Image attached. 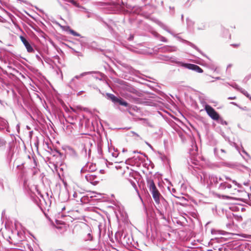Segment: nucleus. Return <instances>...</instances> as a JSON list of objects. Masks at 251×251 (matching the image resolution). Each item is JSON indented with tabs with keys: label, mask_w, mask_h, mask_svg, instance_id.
Masks as SVG:
<instances>
[{
	"label": "nucleus",
	"mask_w": 251,
	"mask_h": 251,
	"mask_svg": "<svg viewBox=\"0 0 251 251\" xmlns=\"http://www.w3.org/2000/svg\"><path fill=\"white\" fill-rule=\"evenodd\" d=\"M231 182L233 184V189L237 190L238 192L242 191V190H238V189H241L242 188V185L238 183L235 180H232L228 177L226 176H223L222 177L215 176L213 175H209L208 176V180L207 183L210 185H214L216 187H218V189L220 191H225L226 192H230L232 187Z\"/></svg>",
	"instance_id": "obj_1"
},
{
	"label": "nucleus",
	"mask_w": 251,
	"mask_h": 251,
	"mask_svg": "<svg viewBox=\"0 0 251 251\" xmlns=\"http://www.w3.org/2000/svg\"><path fill=\"white\" fill-rule=\"evenodd\" d=\"M148 187L151 193L152 194L154 200L156 203H159L160 202V198L161 196L153 180H151L148 182Z\"/></svg>",
	"instance_id": "obj_2"
},
{
	"label": "nucleus",
	"mask_w": 251,
	"mask_h": 251,
	"mask_svg": "<svg viewBox=\"0 0 251 251\" xmlns=\"http://www.w3.org/2000/svg\"><path fill=\"white\" fill-rule=\"evenodd\" d=\"M107 96L110 100H112L114 103H119L121 105L126 107H128L129 104L126 101H124L122 98H118L112 94H107Z\"/></svg>",
	"instance_id": "obj_3"
},
{
	"label": "nucleus",
	"mask_w": 251,
	"mask_h": 251,
	"mask_svg": "<svg viewBox=\"0 0 251 251\" xmlns=\"http://www.w3.org/2000/svg\"><path fill=\"white\" fill-rule=\"evenodd\" d=\"M204 109L206 111L207 114L213 120H218L219 119V114L215 110V109L213 108H212L211 106L207 104L205 105Z\"/></svg>",
	"instance_id": "obj_4"
},
{
	"label": "nucleus",
	"mask_w": 251,
	"mask_h": 251,
	"mask_svg": "<svg viewBox=\"0 0 251 251\" xmlns=\"http://www.w3.org/2000/svg\"><path fill=\"white\" fill-rule=\"evenodd\" d=\"M20 38L22 41V42L24 45L27 51L29 53H33L34 52V50L31 46V45L30 44L29 41L27 40L24 36H20Z\"/></svg>",
	"instance_id": "obj_5"
},
{
	"label": "nucleus",
	"mask_w": 251,
	"mask_h": 251,
	"mask_svg": "<svg viewBox=\"0 0 251 251\" xmlns=\"http://www.w3.org/2000/svg\"><path fill=\"white\" fill-rule=\"evenodd\" d=\"M95 170V165H93L92 163H87L81 169V173H84L86 172H88L89 173H91V172L94 171Z\"/></svg>",
	"instance_id": "obj_6"
},
{
	"label": "nucleus",
	"mask_w": 251,
	"mask_h": 251,
	"mask_svg": "<svg viewBox=\"0 0 251 251\" xmlns=\"http://www.w3.org/2000/svg\"><path fill=\"white\" fill-rule=\"evenodd\" d=\"M182 66L190 70H194L198 73H202L203 72L201 68L197 65L192 64H183Z\"/></svg>",
	"instance_id": "obj_7"
},
{
	"label": "nucleus",
	"mask_w": 251,
	"mask_h": 251,
	"mask_svg": "<svg viewBox=\"0 0 251 251\" xmlns=\"http://www.w3.org/2000/svg\"><path fill=\"white\" fill-rule=\"evenodd\" d=\"M92 143L89 139H87L85 141L83 148V150L85 151V153H87L88 151V155L89 156L91 153V148L92 146Z\"/></svg>",
	"instance_id": "obj_8"
},
{
	"label": "nucleus",
	"mask_w": 251,
	"mask_h": 251,
	"mask_svg": "<svg viewBox=\"0 0 251 251\" xmlns=\"http://www.w3.org/2000/svg\"><path fill=\"white\" fill-rule=\"evenodd\" d=\"M85 177L88 182H89L91 183H93L94 182L96 181V176L91 174V173H88V174L86 175Z\"/></svg>",
	"instance_id": "obj_9"
},
{
	"label": "nucleus",
	"mask_w": 251,
	"mask_h": 251,
	"mask_svg": "<svg viewBox=\"0 0 251 251\" xmlns=\"http://www.w3.org/2000/svg\"><path fill=\"white\" fill-rule=\"evenodd\" d=\"M163 52H173L176 50L175 47L164 46L161 49Z\"/></svg>",
	"instance_id": "obj_10"
},
{
	"label": "nucleus",
	"mask_w": 251,
	"mask_h": 251,
	"mask_svg": "<svg viewBox=\"0 0 251 251\" xmlns=\"http://www.w3.org/2000/svg\"><path fill=\"white\" fill-rule=\"evenodd\" d=\"M214 152L216 154L219 155L220 157L222 158L223 157H225V154L226 153V151L224 149H221L220 150L218 151L217 150V149H215Z\"/></svg>",
	"instance_id": "obj_11"
},
{
	"label": "nucleus",
	"mask_w": 251,
	"mask_h": 251,
	"mask_svg": "<svg viewBox=\"0 0 251 251\" xmlns=\"http://www.w3.org/2000/svg\"><path fill=\"white\" fill-rule=\"evenodd\" d=\"M7 124L8 123L6 120L0 118V130H2L6 128Z\"/></svg>",
	"instance_id": "obj_12"
},
{
	"label": "nucleus",
	"mask_w": 251,
	"mask_h": 251,
	"mask_svg": "<svg viewBox=\"0 0 251 251\" xmlns=\"http://www.w3.org/2000/svg\"><path fill=\"white\" fill-rule=\"evenodd\" d=\"M233 87H235L237 90H239L243 94H244L245 96H246L247 97L249 98L251 96L248 94V93L244 89L239 88L237 85H235V86H233Z\"/></svg>",
	"instance_id": "obj_13"
},
{
	"label": "nucleus",
	"mask_w": 251,
	"mask_h": 251,
	"mask_svg": "<svg viewBox=\"0 0 251 251\" xmlns=\"http://www.w3.org/2000/svg\"><path fill=\"white\" fill-rule=\"evenodd\" d=\"M109 153L113 157L116 158L119 154L117 151H115L114 149L109 148L108 149Z\"/></svg>",
	"instance_id": "obj_14"
},
{
	"label": "nucleus",
	"mask_w": 251,
	"mask_h": 251,
	"mask_svg": "<svg viewBox=\"0 0 251 251\" xmlns=\"http://www.w3.org/2000/svg\"><path fill=\"white\" fill-rule=\"evenodd\" d=\"M91 72H84V73H82V74H81L80 75H75L74 78H72L71 81L73 82L75 80V79L76 78V79H79L81 77L86 75L87 74H90Z\"/></svg>",
	"instance_id": "obj_15"
},
{
	"label": "nucleus",
	"mask_w": 251,
	"mask_h": 251,
	"mask_svg": "<svg viewBox=\"0 0 251 251\" xmlns=\"http://www.w3.org/2000/svg\"><path fill=\"white\" fill-rule=\"evenodd\" d=\"M93 239V236H92L90 232H88L86 236L84 237V240L85 241H91Z\"/></svg>",
	"instance_id": "obj_16"
},
{
	"label": "nucleus",
	"mask_w": 251,
	"mask_h": 251,
	"mask_svg": "<svg viewBox=\"0 0 251 251\" xmlns=\"http://www.w3.org/2000/svg\"><path fill=\"white\" fill-rule=\"evenodd\" d=\"M6 143V141L3 139L0 138V148L4 147Z\"/></svg>",
	"instance_id": "obj_17"
},
{
	"label": "nucleus",
	"mask_w": 251,
	"mask_h": 251,
	"mask_svg": "<svg viewBox=\"0 0 251 251\" xmlns=\"http://www.w3.org/2000/svg\"><path fill=\"white\" fill-rule=\"evenodd\" d=\"M70 32L73 35L75 36H77V37H79L80 36V35L79 34L77 33V32H76L74 30H70Z\"/></svg>",
	"instance_id": "obj_18"
},
{
	"label": "nucleus",
	"mask_w": 251,
	"mask_h": 251,
	"mask_svg": "<svg viewBox=\"0 0 251 251\" xmlns=\"http://www.w3.org/2000/svg\"><path fill=\"white\" fill-rule=\"evenodd\" d=\"M160 25H161V27H162V28H164L165 30H166V31H167L168 32H169V33H171V31H170V30H169V29H168L166 25H163L162 24H161Z\"/></svg>",
	"instance_id": "obj_19"
},
{
	"label": "nucleus",
	"mask_w": 251,
	"mask_h": 251,
	"mask_svg": "<svg viewBox=\"0 0 251 251\" xmlns=\"http://www.w3.org/2000/svg\"><path fill=\"white\" fill-rule=\"evenodd\" d=\"M160 40L162 42H167V40L163 36H161L160 37Z\"/></svg>",
	"instance_id": "obj_20"
},
{
	"label": "nucleus",
	"mask_w": 251,
	"mask_h": 251,
	"mask_svg": "<svg viewBox=\"0 0 251 251\" xmlns=\"http://www.w3.org/2000/svg\"><path fill=\"white\" fill-rule=\"evenodd\" d=\"M36 58H37V59L39 61H41V57L39 56V55H38V54L36 55Z\"/></svg>",
	"instance_id": "obj_21"
},
{
	"label": "nucleus",
	"mask_w": 251,
	"mask_h": 251,
	"mask_svg": "<svg viewBox=\"0 0 251 251\" xmlns=\"http://www.w3.org/2000/svg\"><path fill=\"white\" fill-rule=\"evenodd\" d=\"M78 7L81 8L82 10H84L85 11L86 10V9L85 7H83V6H80V7Z\"/></svg>",
	"instance_id": "obj_22"
},
{
	"label": "nucleus",
	"mask_w": 251,
	"mask_h": 251,
	"mask_svg": "<svg viewBox=\"0 0 251 251\" xmlns=\"http://www.w3.org/2000/svg\"><path fill=\"white\" fill-rule=\"evenodd\" d=\"M236 99V97H229L228 98V99L229 100H234Z\"/></svg>",
	"instance_id": "obj_23"
},
{
	"label": "nucleus",
	"mask_w": 251,
	"mask_h": 251,
	"mask_svg": "<svg viewBox=\"0 0 251 251\" xmlns=\"http://www.w3.org/2000/svg\"><path fill=\"white\" fill-rule=\"evenodd\" d=\"M231 104H234V105H236V106H238L237 104V103H235V102H231Z\"/></svg>",
	"instance_id": "obj_24"
},
{
	"label": "nucleus",
	"mask_w": 251,
	"mask_h": 251,
	"mask_svg": "<svg viewBox=\"0 0 251 251\" xmlns=\"http://www.w3.org/2000/svg\"><path fill=\"white\" fill-rule=\"evenodd\" d=\"M115 168H116L117 169H119L121 168V166H119V165H118V166H115Z\"/></svg>",
	"instance_id": "obj_25"
},
{
	"label": "nucleus",
	"mask_w": 251,
	"mask_h": 251,
	"mask_svg": "<svg viewBox=\"0 0 251 251\" xmlns=\"http://www.w3.org/2000/svg\"><path fill=\"white\" fill-rule=\"evenodd\" d=\"M244 237H249L250 238H251V235H246L245 236H244Z\"/></svg>",
	"instance_id": "obj_26"
},
{
	"label": "nucleus",
	"mask_w": 251,
	"mask_h": 251,
	"mask_svg": "<svg viewBox=\"0 0 251 251\" xmlns=\"http://www.w3.org/2000/svg\"><path fill=\"white\" fill-rule=\"evenodd\" d=\"M136 191H137V194H138V196H139V197L140 199L141 200H142L141 197V196H140V195H139V193L138 191L136 189Z\"/></svg>",
	"instance_id": "obj_27"
},
{
	"label": "nucleus",
	"mask_w": 251,
	"mask_h": 251,
	"mask_svg": "<svg viewBox=\"0 0 251 251\" xmlns=\"http://www.w3.org/2000/svg\"><path fill=\"white\" fill-rule=\"evenodd\" d=\"M132 185H133V186L134 187H136V185H135V183H133L132 184Z\"/></svg>",
	"instance_id": "obj_28"
},
{
	"label": "nucleus",
	"mask_w": 251,
	"mask_h": 251,
	"mask_svg": "<svg viewBox=\"0 0 251 251\" xmlns=\"http://www.w3.org/2000/svg\"><path fill=\"white\" fill-rule=\"evenodd\" d=\"M133 134H135L136 136H138V135L137 134H136V133H134V132H133Z\"/></svg>",
	"instance_id": "obj_29"
},
{
	"label": "nucleus",
	"mask_w": 251,
	"mask_h": 251,
	"mask_svg": "<svg viewBox=\"0 0 251 251\" xmlns=\"http://www.w3.org/2000/svg\"><path fill=\"white\" fill-rule=\"evenodd\" d=\"M216 79H220V77H216Z\"/></svg>",
	"instance_id": "obj_30"
},
{
	"label": "nucleus",
	"mask_w": 251,
	"mask_h": 251,
	"mask_svg": "<svg viewBox=\"0 0 251 251\" xmlns=\"http://www.w3.org/2000/svg\"><path fill=\"white\" fill-rule=\"evenodd\" d=\"M243 151V152H244L245 153L247 154V152H246L245 151Z\"/></svg>",
	"instance_id": "obj_31"
},
{
	"label": "nucleus",
	"mask_w": 251,
	"mask_h": 251,
	"mask_svg": "<svg viewBox=\"0 0 251 251\" xmlns=\"http://www.w3.org/2000/svg\"><path fill=\"white\" fill-rule=\"evenodd\" d=\"M244 185H247V183H244Z\"/></svg>",
	"instance_id": "obj_32"
},
{
	"label": "nucleus",
	"mask_w": 251,
	"mask_h": 251,
	"mask_svg": "<svg viewBox=\"0 0 251 251\" xmlns=\"http://www.w3.org/2000/svg\"><path fill=\"white\" fill-rule=\"evenodd\" d=\"M230 67V65H229L227 66V68H229V67Z\"/></svg>",
	"instance_id": "obj_33"
},
{
	"label": "nucleus",
	"mask_w": 251,
	"mask_h": 251,
	"mask_svg": "<svg viewBox=\"0 0 251 251\" xmlns=\"http://www.w3.org/2000/svg\"><path fill=\"white\" fill-rule=\"evenodd\" d=\"M249 99L251 100V96L249 98Z\"/></svg>",
	"instance_id": "obj_34"
},
{
	"label": "nucleus",
	"mask_w": 251,
	"mask_h": 251,
	"mask_svg": "<svg viewBox=\"0 0 251 251\" xmlns=\"http://www.w3.org/2000/svg\"><path fill=\"white\" fill-rule=\"evenodd\" d=\"M204 179H206V176H204Z\"/></svg>",
	"instance_id": "obj_35"
},
{
	"label": "nucleus",
	"mask_w": 251,
	"mask_h": 251,
	"mask_svg": "<svg viewBox=\"0 0 251 251\" xmlns=\"http://www.w3.org/2000/svg\"><path fill=\"white\" fill-rule=\"evenodd\" d=\"M181 18L182 19L183 18V15H182Z\"/></svg>",
	"instance_id": "obj_36"
}]
</instances>
